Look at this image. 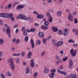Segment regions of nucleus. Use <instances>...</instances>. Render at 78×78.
Returning a JSON list of instances; mask_svg holds the SVG:
<instances>
[{
    "label": "nucleus",
    "mask_w": 78,
    "mask_h": 78,
    "mask_svg": "<svg viewBox=\"0 0 78 78\" xmlns=\"http://www.w3.org/2000/svg\"><path fill=\"white\" fill-rule=\"evenodd\" d=\"M8 62H11V65H10L11 69L12 70H15V66L14 64V61L12 59V58H11L9 59L7 61Z\"/></svg>",
    "instance_id": "nucleus-1"
},
{
    "label": "nucleus",
    "mask_w": 78,
    "mask_h": 78,
    "mask_svg": "<svg viewBox=\"0 0 78 78\" xmlns=\"http://www.w3.org/2000/svg\"><path fill=\"white\" fill-rule=\"evenodd\" d=\"M4 25H5V27H7V29L6 30V33L7 34H9L8 37H11V35L9 34H10V27H9L8 26V25H7L6 24H5Z\"/></svg>",
    "instance_id": "nucleus-2"
},
{
    "label": "nucleus",
    "mask_w": 78,
    "mask_h": 78,
    "mask_svg": "<svg viewBox=\"0 0 78 78\" xmlns=\"http://www.w3.org/2000/svg\"><path fill=\"white\" fill-rule=\"evenodd\" d=\"M77 49H76L73 51V49L72 48L70 51V53L72 55V56H75L77 52Z\"/></svg>",
    "instance_id": "nucleus-3"
},
{
    "label": "nucleus",
    "mask_w": 78,
    "mask_h": 78,
    "mask_svg": "<svg viewBox=\"0 0 78 78\" xmlns=\"http://www.w3.org/2000/svg\"><path fill=\"white\" fill-rule=\"evenodd\" d=\"M68 19H69V22H72L73 20V16L72 15V14L71 13H69L68 16Z\"/></svg>",
    "instance_id": "nucleus-4"
},
{
    "label": "nucleus",
    "mask_w": 78,
    "mask_h": 78,
    "mask_svg": "<svg viewBox=\"0 0 78 78\" xmlns=\"http://www.w3.org/2000/svg\"><path fill=\"white\" fill-rule=\"evenodd\" d=\"M18 17L20 19H23V20L26 19V16L23 14H20Z\"/></svg>",
    "instance_id": "nucleus-5"
},
{
    "label": "nucleus",
    "mask_w": 78,
    "mask_h": 78,
    "mask_svg": "<svg viewBox=\"0 0 78 78\" xmlns=\"http://www.w3.org/2000/svg\"><path fill=\"white\" fill-rule=\"evenodd\" d=\"M63 43H64V42H63V41H59L57 43L56 46L57 47H61V46H62V45Z\"/></svg>",
    "instance_id": "nucleus-6"
},
{
    "label": "nucleus",
    "mask_w": 78,
    "mask_h": 78,
    "mask_svg": "<svg viewBox=\"0 0 78 78\" xmlns=\"http://www.w3.org/2000/svg\"><path fill=\"white\" fill-rule=\"evenodd\" d=\"M69 29H64L63 31V35L64 36H67L68 34H69Z\"/></svg>",
    "instance_id": "nucleus-7"
},
{
    "label": "nucleus",
    "mask_w": 78,
    "mask_h": 78,
    "mask_svg": "<svg viewBox=\"0 0 78 78\" xmlns=\"http://www.w3.org/2000/svg\"><path fill=\"white\" fill-rule=\"evenodd\" d=\"M57 70L58 72V73H60V74H62V75H64V76L67 75V73L64 71H62L58 69Z\"/></svg>",
    "instance_id": "nucleus-8"
},
{
    "label": "nucleus",
    "mask_w": 78,
    "mask_h": 78,
    "mask_svg": "<svg viewBox=\"0 0 78 78\" xmlns=\"http://www.w3.org/2000/svg\"><path fill=\"white\" fill-rule=\"evenodd\" d=\"M35 63H34V60L33 59H32L30 60V66L32 68L34 67Z\"/></svg>",
    "instance_id": "nucleus-9"
},
{
    "label": "nucleus",
    "mask_w": 78,
    "mask_h": 78,
    "mask_svg": "<svg viewBox=\"0 0 78 78\" xmlns=\"http://www.w3.org/2000/svg\"><path fill=\"white\" fill-rule=\"evenodd\" d=\"M73 66V61L71 59L69 60V68L71 69L72 67Z\"/></svg>",
    "instance_id": "nucleus-10"
},
{
    "label": "nucleus",
    "mask_w": 78,
    "mask_h": 78,
    "mask_svg": "<svg viewBox=\"0 0 78 78\" xmlns=\"http://www.w3.org/2000/svg\"><path fill=\"white\" fill-rule=\"evenodd\" d=\"M38 34L40 37H44V34L42 32H39L38 33Z\"/></svg>",
    "instance_id": "nucleus-11"
},
{
    "label": "nucleus",
    "mask_w": 78,
    "mask_h": 78,
    "mask_svg": "<svg viewBox=\"0 0 78 78\" xmlns=\"http://www.w3.org/2000/svg\"><path fill=\"white\" fill-rule=\"evenodd\" d=\"M30 43L31 44L32 47V48H34V41L33 39H31L30 40Z\"/></svg>",
    "instance_id": "nucleus-12"
},
{
    "label": "nucleus",
    "mask_w": 78,
    "mask_h": 78,
    "mask_svg": "<svg viewBox=\"0 0 78 78\" xmlns=\"http://www.w3.org/2000/svg\"><path fill=\"white\" fill-rule=\"evenodd\" d=\"M9 14L7 13H3V18H8Z\"/></svg>",
    "instance_id": "nucleus-13"
},
{
    "label": "nucleus",
    "mask_w": 78,
    "mask_h": 78,
    "mask_svg": "<svg viewBox=\"0 0 78 78\" xmlns=\"http://www.w3.org/2000/svg\"><path fill=\"white\" fill-rule=\"evenodd\" d=\"M69 78H77V77L76 76V74H71L70 75H69Z\"/></svg>",
    "instance_id": "nucleus-14"
},
{
    "label": "nucleus",
    "mask_w": 78,
    "mask_h": 78,
    "mask_svg": "<svg viewBox=\"0 0 78 78\" xmlns=\"http://www.w3.org/2000/svg\"><path fill=\"white\" fill-rule=\"evenodd\" d=\"M5 75L6 76H11V73L9 71H7L5 73Z\"/></svg>",
    "instance_id": "nucleus-15"
},
{
    "label": "nucleus",
    "mask_w": 78,
    "mask_h": 78,
    "mask_svg": "<svg viewBox=\"0 0 78 78\" xmlns=\"http://www.w3.org/2000/svg\"><path fill=\"white\" fill-rule=\"evenodd\" d=\"M37 17L38 19H43V18L44 17V16L43 15L40 14L37 15Z\"/></svg>",
    "instance_id": "nucleus-16"
},
{
    "label": "nucleus",
    "mask_w": 78,
    "mask_h": 78,
    "mask_svg": "<svg viewBox=\"0 0 78 78\" xmlns=\"http://www.w3.org/2000/svg\"><path fill=\"white\" fill-rule=\"evenodd\" d=\"M62 14V12L61 11H58L57 12V16H61Z\"/></svg>",
    "instance_id": "nucleus-17"
},
{
    "label": "nucleus",
    "mask_w": 78,
    "mask_h": 78,
    "mask_svg": "<svg viewBox=\"0 0 78 78\" xmlns=\"http://www.w3.org/2000/svg\"><path fill=\"white\" fill-rule=\"evenodd\" d=\"M24 6V5H18L16 8L17 9H22V8H23Z\"/></svg>",
    "instance_id": "nucleus-18"
},
{
    "label": "nucleus",
    "mask_w": 78,
    "mask_h": 78,
    "mask_svg": "<svg viewBox=\"0 0 78 78\" xmlns=\"http://www.w3.org/2000/svg\"><path fill=\"white\" fill-rule=\"evenodd\" d=\"M52 29L53 30V31H54V32H56L57 31H58V29L57 27H52Z\"/></svg>",
    "instance_id": "nucleus-19"
},
{
    "label": "nucleus",
    "mask_w": 78,
    "mask_h": 78,
    "mask_svg": "<svg viewBox=\"0 0 78 78\" xmlns=\"http://www.w3.org/2000/svg\"><path fill=\"white\" fill-rule=\"evenodd\" d=\"M31 55H32V52L31 51L29 52L28 53V55L27 56L28 59H30V58H31Z\"/></svg>",
    "instance_id": "nucleus-20"
},
{
    "label": "nucleus",
    "mask_w": 78,
    "mask_h": 78,
    "mask_svg": "<svg viewBox=\"0 0 78 78\" xmlns=\"http://www.w3.org/2000/svg\"><path fill=\"white\" fill-rule=\"evenodd\" d=\"M41 41H40V40H37V43L36 44V45H39L41 44Z\"/></svg>",
    "instance_id": "nucleus-21"
},
{
    "label": "nucleus",
    "mask_w": 78,
    "mask_h": 78,
    "mask_svg": "<svg viewBox=\"0 0 78 78\" xmlns=\"http://www.w3.org/2000/svg\"><path fill=\"white\" fill-rule=\"evenodd\" d=\"M41 28L42 29H43V30H47V29H48V27H46V26H44V25H42L41 26Z\"/></svg>",
    "instance_id": "nucleus-22"
},
{
    "label": "nucleus",
    "mask_w": 78,
    "mask_h": 78,
    "mask_svg": "<svg viewBox=\"0 0 78 78\" xmlns=\"http://www.w3.org/2000/svg\"><path fill=\"white\" fill-rule=\"evenodd\" d=\"M55 73L51 72V75H49V77L51 78H54V75Z\"/></svg>",
    "instance_id": "nucleus-23"
},
{
    "label": "nucleus",
    "mask_w": 78,
    "mask_h": 78,
    "mask_svg": "<svg viewBox=\"0 0 78 78\" xmlns=\"http://www.w3.org/2000/svg\"><path fill=\"white\" fill-rule=\"evenodd\" d=\"M4 42V40L2 38L0 39V45H2Z\"/></svg>",
    "instance_id": "nucleus-24"
},
{
    "label": "nucleus",
    "mask_w": 78,
    "mask_h": 78,
    "mask_svg": "<svg viewBox=\"0 0 78 78\" xmlns=\"http://www.w3.org/2000/svg\"><path fill=\"white\" fill-rule=\"evenodd\" d=\"M48 72H49V69L48 68H45L44 70V72L45 73H48Z\"/></svg>",
    "instance_id": "nucleus-25"
},
{
    "label": "nucleus",
    "mask_w": 78,
    "mask_h": 78,
    "mask_svg": "<svg viewBox=\"0 0 78 78\" xmlns=\"http://www.w3.org/2000/svg\"><path fill=\"white\" fill-rule=\"evenodd\" d=\"M52 43L54 45H56L57 43H56V41L55 40H52Z\"/></svg>",
    "instance_id": "nucleus-26"
},
{
    "label": "nucleus",
    "mask_w": 78,
    "mask_h": 78,
    "mask_svg": "<svg viewBox=\"0 0 78 78\" xmlns=\"http://www.w3.org/2000/svg\"><path fill=\"white\" fill-rule=\"evenodd\" d=\"M53 20V18L52 17L50 16V17H49L48 18V21L49 22H52Z\"/></svg>",
    "instance_id": "nucleus-27"
},
{
    "label": "nucleus",
    "mask_w": 78,
    "mask_h": 78,
    "mask_svg": "<svg viewBox=\"0 0 78 78\" xmlns=\"http://www.w3.org/2000/svg\"><path fill=\"white\" fill-rule=\"evenodd\" d=\"M43 43L44 44H46L47 43V39L45 38H43Z\"/></svg>",
    "instance_id": "nucleus-28"
},
{
    "label": "nucleus",
    "mask_w": 78,
    "mask_h": 78,
    "mask_svg": "<svg viewBox=\"0 0 78 78\" xmlns=\"http://www.w3.org/2000/svg\"><path fill=\"white\" fill-rule=\"evenodd\" d=\"M16 62L17 64H19L20 62V58H17L16 60Z\"/></svg>",
    "instance_id": "nucleus-29"
},
{
    "label": "nucleus",
    "mask_w": 78,
    "mask_h": 78,
    "mask_svg": "<svg viewBox=\"0 0 78 78\" xmlns=\"http://www.w3.org/2000/svg\"><path fill=\"white\" fill-rule=\"evenodd\" d=\"M68 59V57H65L64 58H63L62 59V60L63 62H65V61H66Z\"/></svg>",
    "instance_id": "nucleus-30"
},
{
    "label": "nucleus",
    "mask_w": 78,
    "mask_h": 78,
    "mask_svg": "<svg viewBox=\"0 0 78 78\" xmlns=\"http://www.w3.org/2000/svg\"><path fill=\"white\" fill-rule=\"evenodd\" d=\"M12 6V4L11 3H10L9 4V5H7V8L8 9H11V7Z\"/></svg>",
    "instance_id": "nucleus-31"
},
{
    "label": "nucleus",
    "mask_w": 78,
    "mask_h": 78,
    "mask_svg": "<svg viewBox=\"0 0 78 78\" xmlns=\"http://www.w3.org/2000/svg\"><path fill=\"white\" fill-rule=\"evenodd\" d=\"M69 43H75V41L73 39H70L68 41Z\"/></svg>",
    "instance_id": "nucleus-32"
},
{
    "label": "nucleus",
    "mask_w": 78,
    "mask_h": 78,
    "mask_svg": "<svg viewBox=\"0 0 78 78\" xmlns=\"http://www.w3.org/2000/svg\"><path fill=\"white\" fill-rule=\"evenodd\" d=\"M19 2H15L13 3V7H14L16 5H17V4H19Z\"/></svg>",
    "instance_id": "nucleus-33"
},
{
    "label": "nucleus",
    "mask_w": 78,
    "mask_h": 78,
    "mask_svg": "<svg viewBox=\"0 0 78 78\" xmlns=\"http://www.w3.org/2000/svg\"><path fill=\"white\" fill-rule=\"evenodd\" d=\"M45 51H43L41 53V56H45Z\"/></svg>",
    "instance_id": "nucleus-34"
},
{
    "label": "nucleus",
    "mask_w": 78,
    "mask_h": 78,
    "mask_svg": "<svg viewBox=\"0 0 78 78\" xmlns=\"http://www.w3.org/2000/svg\"><path fill=\"white\" fill-rule=\"evenodd\" d=\"M30 72V71L29 70V68L27 67L26 70V73L27 74H28Z\"/></svg>",
    "instance_id": "nucleus-35"
},
{
    "label": "nucleus",
    "mask_w": 78,
    "mask_h": 78,
    "mask_svg": "<svg viewBox=\"0 0 78 78\" xmlns=\"http://www.w3.org/2000/svg\"><path fill=\"white\" fill-rule=\"evenodd\" d=\"M20 41H21V40L20 39H18L16 40V44H19Z\"/></svg>",
    "instance_id": "nucleus-36"
},
{
    "label": "nucleus",
    "mask_w": 78,
    "mask_h": 78,
    "mask_svg": "<svg viewBox=\"0 0 78 78\" xmlns=\"http://www.w3.org/2000/svg\"><path fill=\"white\" fill-rule=\"evenodd\" d=\"M28 36H26L24 38V41L26 42H27L28 41Z\"/></svg>",
    "instance_id": "nucleus-37"
},
{
    "label": "nucleus",
    "mask_w": 78,
    "mask_h": 78,
    "mask_svg": "<svg viewBox=\"0 0 78 78\" xmlns=\"http://www.w3.org/2000/svg\"><path fill=\"white\" fill-rule=\"evenodd\" d=\"M56 71V69H53L51 70V72H53V73H55Z\"/></svg>",
    "instance_id": "nucleus-38"
},
{
    "label": "nucleus",
    "mask_w": 78,
    "mask_h": 78,
    "mask_svg": "<svg viewBox=\"0 0 78 78\" xmlns=\"http://www.w3.org/2000/svg\"><path fill=\"white\" fill-rule=\"evenodd\" d=\"M12 16H13V15H12V13H10V14H9L8 18H9V17H10V18H11L12 17Z\"/></svg>",
    "instance_id": "nucleus-39"
},
{
    "label": "nucleus",
    "mask_w": 78,
    "mask_h": 78,
    "mask_svg": "<svg viewBox=\"0 0 78 78\" xmlns=\"http://www.w3.org/2000/svg\"><path fill=\"white\" fill-rule=\"evenodd\" d=\"M49 24V23H48V21H45V22L44 23V25H46V26H48Z\"/></svg>",
    "instance_id": "nucleus-40"
},
{
    "label": "nucleus",
    "mask_w": 78,
    "mask_h": 78,
    "mask_svg": "<svg viewBox=\"0 0 78 78\" xmlns=\"http://www.w3.org/2000/svg\"><path fill=\"white\" fill-rule=\"evenodd\" d=\"M25 51H23L21 52V54L22 56L23 57L24 56H25Z\"/></svg>",
    "instance_id": "nucleus-41"
},
{
    "label": "nucleus",
    "mask_w": 78,
    "mask_h": 78,
    "mask_svg": "<svg viewBox=\"0 0 78 78\" xmlns=\"http://www.w3.org/2000/svg\"><path fill=\"white\" fill-rule=\"evenodd\" d=\"M58 69L60 70H62L63 69V66L61 65L59 67Z\"/></svg>",
    "instance_id": "nucleus-42"
},
{
    "label": "nucleus",
    "mask_w": 78,
    "mask_h": 78,
    "mask_svg": "<svg viewBox=\"0 0 78 78\" xmlns=\"http://www.w3.org/2000/svg\"><path fill=\"white\" fill-rule=\"evenodd\" d=\"M3 52L0 51V57H3Z\"/></svg>",
    "instance_id": "nucleus-43"
},
{
    "label": "nucleus",
    "mask_w": 78,
    "mask_h": 78,
    "mask_svg": "<svg viewBox=\"0 0 78 78\" xmlns=\"http://www.w3.org/2000/svg\"><path fill=\"white\" fill-rule=\"evenodd\" d=\"M58 33L60 35H62V30H58Z\"/></svg>",
    "instance_id": "nucleus-44"
},
{
    "label": "nucleus",
    "mask_w": 78,
    "mask_h": 78,
    "mask_svg": "<svg viewBox=\"0 0 78 78\" xmlns=\"http://www.w3.org/2000/svg\"><path fill=\"white\" fill-rule=\"evenodd\" d=\"M30 32H34L36 30L34 28H32L30 29Z\"/></svg>",
    "instance_id": "nucleus-45"
},
{
    "label": "nucleus",
    "mask_w": 78,
    "mask_h": 78,
    "mask_svg": "<svg viewBox=\"0 0 78 78\" xmlns=\"http://www.w3.org/2000/svg\"><path fill=\"white\" fill-rule=\"evenodd\" d=\"M0 77L1 78H5V77L3 74H1L0 75Z\"/></svg>",
    "instance_id": "nucleus-46"
},
{
    "label": "nucleus",
    "mask_w": 78,
    "mask_h": 78,
    "mask_svg": "<svg viewBox=\"0 0 78 78\" xmlns=\"http://www.w3.org/2000/svg\"><path fill=\"white\" fill-rule=\"evenodd\" d=\"M78 23V20H77V19L75 18L74 20V23Z\"/></svg>",
    "instance_id": "nucleus-47"
},
{
    "label": "nucleus",
    "mask_w": 78,
    "mask_h": 78,
    "mask_svg": "<svg viewBox=\"0 0 78 78\" xmlns=\"http://www.w3.org/2000/svg\"><path fill=\"white\" fill-rule=\"evenodd\" d=\"M77 14L76 12L74 11L73 12V16H76Z\"/></svg>",
    "instance_id": "nucleus-48"
},
{
    "label": "nucleus",
    "mask_w": 78,
    "mask_h": 78,
    "mask_svg": "<svg viewBox=\"0 0 78 78\" xmlns=\"http://www.w3.org/2000/svg\"><path fill=\"white\" fill-rule=\"evenodd\" d=\"M23 64L24 66H27V63L25 61H23Z\"/></svg>",
    "instance_id": "nucleus-49"
},
{
    "label": "nucleus",
    "mask_w": 78,
    "mask_h": 78,
    "mask_svg": "<svg viewBox=\"0 0 78 78\" xmlns=\"http://www.w3.org/2000/svg\"><path fill=\"white\" fill-rule=\"evenodd\" d=\"M23 34L24 36H27V32L25 31H24L23 32Z\"/></svg>",
    "instance_id": "nucleus-50"
},
{
    "label": "nucleus",
    "mask_w": 78,
    "mask_h": 78,
    "mask_svg": "<svg viewBox=\"0 0 78 78\" xmlns=\"http://www.w3.org/2000/svg\"><path fill=\"white\" fill-rule=\"evenodd\" d=\"M22 31H23V32L24 31H25V27H22Z\"/></svg>",
    "instance_id": "nucleus-51"
},
{
    "label": "nucleus",
    "mask_w": 78,
    "mask_h": 78,
    "mask_svg": "<svg viewBox=\"0 0 78 78\" xmlns=\"http://www.w3.org/2000/svg\"><path fill=\"white\" fill-rule=\"evenodd\" d=\"M3 21L2 20H0V25H3Z\"/></svg>",
    "instance_id": "nucleus-52"
},
{
    "label": "nucleus",
    "mask_w": 78,
    "mask_h": 78,
    "mask_svg": "<svg viewBox=\"0 0 78 78\" xmlns=\"http://www.w3.org/2000/svg\"><path fill=\"white\" fill-rule=\"evenodd\" d=\"M75 33L76 35H78V30H75Z\"/></svg>",
    "instance_id": "nucleus-53"
},
{
    "label": "nucleus",
    "mask_w": 78,
    "mask_h": 78,
    "mask_svg": "<svg viewBox=\"0 0 78 78\" xmlns=\"http://www.w3.org/2000/svg\"><path fill=\"white\" fill-rule=\"evenodd\" d=\"M47 16H48V17H51L50 16V14L48 12H47Z\"/></svg>",
    "instance_id": "nucleus-54"
},
{
    "label": "nucleus",
    "mask_w": 78,
    "mask_h": 78,
    "mask_svg": "<svg viewBox=\"0 0 78 78\" xmlns=\"http://www.w3.org/2000/svg\"><path fill=\"white\" fill-rule=\"evenodd\" d=\"M60 59V57H59V56H57L55 57L56 59L58 60V59Z\"/></svg>",
    "instance_id": "nucleus-55"
},
{
    "label": "nucleus",
    "mask_w": 78,
    "mask_h": 78,
    "mask_svg": "<svg viewBox=\"0 0 78 78\" xmlns=\"http://www.w3.org/2000/svg\"><path fill=\"white\" fill-rule=\"evenodd\" d=\"M30 18H31V17L30 16H29L27 18V17L26 16V19H25L24 20H30Z\"/></svg>",
    "instance_id": "nucleus-56"
},
{
    "label": "nucleus",
    "mask_w": 78,
    "mask_h": 78,
    "mask_svg": "<svg viewBox=\"0 0 78 78\" xmlns=\"http://www.w3.org/2000/svg\"><path fill=\"white\" fill-rule=\"evenodd\" d=\"M51 37V36H50L47 38V39L48 40H48L50 39Z\"/></svg>",
    "instance_id": "nucleus-57"
},
{
    "label": "nucleus",
    "mask_w": 78,
    "mask_h": 78,
    "mask_svg": "<svg viewBox=\"0 0 78 78\" xmlns=\"http://www.w3.org/2000/svg\"><path fill=\"white\" fill-rule=\"evenodd\" d=\"M48 2V3H50L52 2V0H47Z\"/></svg>",
    "instance_id": "nucleus-58"
},
{
    "label": "nucleus",
    "mask_w": 78,
    "mask_h": 78,
    "mask_svg": "<svg viewBox=\"0 0 78 78\" xmlns=\"http://www.w3.org/2000/svg\"><path fill=\"white\" fill-rule=\"evenodd\" d=\"M37 73L36 72L34 74V76H37Z\"/></svg>",
    "instance_id": "nucleus-59"
},
{
    "label": "nucleus",
    "mask_w": 78,
    "mask_h": 78,
    "mask_svg": "<svg viewBox=\"0 0 78 78\" xmlns=\"http://www.w3.org/2000/svg\"><path fill=\"white\" fill-rule=\"evenodd\" d=\"M18 26L19 25H18L17 24H16L14 26V27L15 28H17Z\"/></svg>",
    "instance_id": "nucleus-60"
},
{
    "label": "nucleus",
    "mask_w": 78,
    "mask_h": 78,
    "mask_svg": "<svg viewBox=\"0 0 78 78\" xmlns=\"http://www.w3.org/2000/svg\"><path fill=\"white\" fill-rule=\"evenodd\" d=\"M3 13H0V17H3Z\"/></svg>",
    "instance_id": "nucleus-61"
},
{
    "label": "nucleus",
    "mask_w": 78,
    "mask_h": 78,
    "mask_svg": "<svg viewBox=\"0 0 78 78\" xmlns=\"http://www.w3.org/2000/svg\"><path fill=\"white\" fill-rule=\"evenodd\" d=\"M33 14H37V15H38V13L36 12V11H34L33 12Z\"/></svg>",
    "instance_id": "nucleus-62"
},
{
    "label": "nucleus",
    "mask_w": 78,
    "mask_h": 78,
    "mask_svg": "<svg viewBox=\"0 0 78 78\" xmlns=\"http://www.w3.org/2000/svg\"><path fill=\"white\" fill-rule=\"evenodd\" d=\"M12 51H15V48L14 47L12 48Z\"/></svg>",
    "instance_id": "nucleus-63"
},
{
    "label": "nucleus",
    "mask_w": 78,
    "mask_h": 78,
    "mask_svg": "<svg viewBox=\"0 0 78 78\" xmlns=\"http://www.w3.org/2000/svg\"><path fill=\"white\" fill-rule=\"evenodd\" d=\"M73 45L74 47H78V44H73Z\"/></svg>",
    "instance_id": "nucleus-64"
}]
</instances>
